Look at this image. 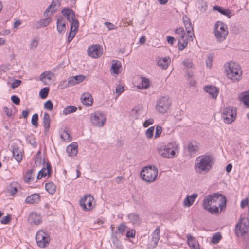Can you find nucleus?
Wrapping results in <instances>:
<instances>
[{
    "label": "nucleus",
    "instance_id": "1",
    "mask_svg": "<svg viewBox=\"0 0 249 249\" xmlns=\"http://www.w3.org/2000/svg\"><path fill=\"white\" fill-rule=\"evenodd\" d=\"M179 144L176 141H173L166 145L157 147L158 153L163 158L171 159L177 157L178 153Z\"/></svg>",
    "mask_w": 249,
    "mask_h": 249
},
{
    "label": "nucleus",
    "instance_id": "2",
    "mask_svg": "<svg viewBox=\"0 0 249 249\" xmlns=\"http://www.w3.org/2000/svg\"><path fill=\"white\" fill-rule=\"evenodd\" d=\"M213 158L209 155H202L197 157L195 163V170L196 173H202L209 171L212 167Z\"/></svg>",
    "mask_w": 249,
    "mask_h": 249
},
{
    "label": "nucleus",
    "instance_id": "3",
    "mask_svg": "<svg viewBox=\"0 0 249 249\" xmlns=\"http://www.w3.org/2000/svg\"><path fill=\"white\" fill-rule=\"evenodd\" d=\"M225 71L228 78L233 81H238L241 79L242 74L240 65L234 62L225 64Z\"/></svg>",
    "mask_w": 249,
    "mask_h": 249
},
{
    "label": "nucleus",
    "instance_id": "4",
    "mask_svg": "<svg viewBox=\"0 0 249 249\" xmlns=\"http://www.w3.org/2000/svg\"><path fill=\"white\" fill-rule=\"evenodd\" d=\"M235 232L238 237L244 236L249 233V216H240L235 226Z\"/></svg>",
    "mask_w": 249,
    "mask_h": 249
},
{
    "label": "nucleus",
    "instance_id": "5",
    "mask_svg": "<svg viewBox=\"0 0 249 249\" xmlns=\"http://www.w3.org/2000/svg\"><path fill=\"white\" fill-rule=\"evenodd\" d=\"M217 199L218 193L207 196L202 204L204 209L212 214L218 213V207L213 205V204L216 203Z\"/></svg>",
    "mask_w": 249,
    "mask_h": 249
},
{
    "label": "nucleus",
    "instance_id": "6",
    "mask_svg": "<svg viewBox=\"0 0 249 249\" xmlns=\"http://www.w3.org/2000/svg\"><path fill=\"white\" fill-rule=\"evenodd\" d=\"M158 170L155 166H148L145 167L141 172V176L142 179L147 182H154L158 176Z\"/></svg>",
    "mask_w": 249,
    "mask_h": 249
},
{
    "label": "nucleus",
    "instance_id": "7",
    "mask_svg": "<svg viewBox=\"0 0 249 249\" xmlns=\"http://www.w3.org/2000/svg\"><path fill=\"white\" fill-rule=\"evenodd\" d=\"M36 243L41 248L47 247L50 242V236L48 232L45 230H39L36 236Z\"/></svg>",
    "mask_w": 249,
    "mask_h": 249
},
{
    "label": "nucleus",
    "instance_id": "8",
    "mask_svg": "<svg viewBox=\"0 0 249 249\" xmlns=\"http://www.w3.org/2000/svg\"><path fill=\"white\" fill-rule=\"evenodd\" d=\"M93 197L89 194H86L79 200V205L84 211H89L93 209Z\"/></svg>",
    "mask_w": 249,
    "mask_h": 249
},
{
    "label": "nucleus",
    "instance_id": "9",
    "mask_svg": "<svg viewBox=\"0 0 249 249\" xmlns=\"http://www.w3.org/2000/svg\"><path fill=\"white\" fill-rule=\"evenodd\" d=\"M90 120L94 125L101 127L104 126L106 122V117L103 112L96 111L90 114Z\"/></svg>",
    "mask_w": 249,
    "mask_h": 249
},
{
    "label": "nucleus",
    "instance_id": "10",
    "mask_svg": "<svg viewBox=\"0 0 249 249\" xmlns=\"http://www.w3.org/2000/svg\"><path fill=\"white\" fill-rule=\"evenodd\" d=\"M236 116V111L233 110L232 107H228L225 108L222 113V118L224 123L231 124L235 119Z\"/></svg>",
    "mask_w": 249,
    "mask_h": 249
},
{
    "label": "nucleus",
    "instance_id": "11",
    "mask_svg": "<svg viewBox=\"0 0 249 249\" xmlns=\"http://www.w3.org/2000/svg\"><path fill=\"white\" fill-rule=\"evenodd\" d=\"M171 105V102L169 97L163 96L160 98L157 102L156 109L161 113H164L167 111Z\"/></svg>",
    "mask_w": 249,
    "mask_h": 249
},
{
    "label": "nucleus",
    "instance_id": "12",
    "mask_svg": "<svg viewBox=\"0 0 249 249\" xmlns=\"http://www.w3.org/2000/svg\"><path fill=\"white\" fill-rule=\"evenodd\" d=\"M88 53L90 57L97 58L102 55L103 48L98 44L91 46L89 47Z\"/></svg>",
    "mask_w": 249,
    "mask_h": 249
},
{
    "label": "nucleus",
    "instance_id": "13",
    "mask_svg": "<svg viewBox=\"0 0 249 249\" xmlns=\"http://www.w3.org/2000/svg\"><path fill=\"white\" fill-rule=\"evenodd\" d=\"M182 19L188 36L193 40V37H194V34L193 32V26L191 22L190 19L186 15H184Z\"/></svg>",
    "mask_w": 249,
    "mask_h": 249
},
{
    "label": "nucleus",
    "instance_id": "14",
    "mask_svg": "<svg viewBox=\"0 0 249 249\" xmlns=\"http://www.w3.org/2000/svg\"><path fill=\"white\" fill-rule=\"evenodd\" d=\"M85 77L82 75L70 77L66 84L65 87H70L79 84L82 82L85 79Z\"/></svg>",
    "mask_w": 249,
    "mask_h": 249
},
{
    "label": "nucleus",
    "instance_id": "15",
    "mask_svg": "<svg viewBox=\"0 0 249 249\" xmlns=\"http://www.w3.org/2000/svg\"><path fill=\"white\" fill-rule=\"evenodd\" d=\"M219 25H220V32L219 31V41H221L226 38L228 31L227 25L223 22L219 21Z\"/></svg>",
    "mask_w": 249,
    "mask_h": 249
},
{
    "label": "nucleus",
    "instance_id": "16",
    "mask_svg": "<svg viewBox=\"0 0 249 249\" xmlns=\"http://www.w3.org/2000/svg\"><path fill=\"white\" fill-rule=\"evenodd\" d=\"M28 220L31 223L35 225L40 224L42 222L40 214L36 212H32L30 213Z\"/></svg>",
    "mask_w": 249,
    "mask_h": 249
},
{
    "label": "nucleus",
    "instance_id": "17",
    "mask_svg": "<svg viewBox=\"0 0 249 249\" xmlns=\"http://www.w3.org/2000/svg\"><path fill=\"white\" fill-rule=\"evenodd\" d=\"M52 171L51 165L49 162L46 164V168L43 167L38 173L37 179H40L42 177H45L47 175L49 176L51 175Z\"/></svg>",
    "mask_w": 249,
    "mask_h": 249
},
{
    "label": "nucleus",
    "instance_id": "18",
    "mask_svg": "<svg viewBox=\"0 0 249 249\" xmlns=\"http://www.w3.org/2000/svg\"><path fill=\"white\" fill-rule=\"evenodd\" d=\"M204 90L210 95L213 99H216L217 96L218 89L215 87L210 85L205 86L203 88Z\"/></svg>",
    "mask_w": 249,
    "mask_h": 249
},
{
    "label": "nucleus",
    "instance_id": "19",
    "mask_svg": "<svg viewBox=\"0 0 249 249\" xmlns=\"http://www.w3.org/2000/svg\"><path fill=\"white\" fill-rule=\"evenodd\" d=\"M40 200V196L38 194H33L26 198L25 201L27 204H37Z\"/></svg>",
    "mask_w": 249,
    "mask_h": 249
},
{
    "label": "nucleus",
    "instance_id": "20",
    "mask_svg": "<svg viewBox=\"0 0 249 249\" xmlns=\"http://www.w3.org/2000/svg\"><path fill=\"white\" fill-rule=\"evenodd\" d=\"M188 41L187 38L186 36L185 33L184 34H182L179 36V38L178 40V49L179 51L183 50L187 45Z\"/></svg>",
    "mask_w": 249,
    "mask_h": 249
},
{
    "label": "nucleus",
    "instance_id": "21",
    "mask_svg": "<svg viewBox=\"0 0 249 249\" xmlns=\"http://www.w3.org/2000/svg\"><path fill=\"white\" fill-rule=\"evenodd\" d=\"M78 146L76 143L73 142L67 147V152L70 157H73L77 155L78 152Z\"/></svg>",
    "mask_w": 249,
    "mask_h": 249
},
{
    "label": "nucleus",
    "instance_id": "22",
    "mask_svg": "<svg viewBox=\"0 0 249 249\" xmlns=\"http://www.w3.org/2000/svg\"><path fill=\"white\" fill-rule=\"evenodd\" d=\"M198 196L197 194H193L186 196L184 199L183 204L184 207H190L193 205L195 201V199Z\"/></svg>",
    "mask_w": 249,
    "mask_h": 249
},
{
    "label": "nucleus",
    "instance_id": "23",
    "mask_svg": "<svg viewBox=\"0 0 249 249\" xmlns=\"http://www.w3.org/2000/svg\"><path fill=\"white\" fill-rule=\"evenodd\" d=\"M187 243L191 249H199V244L196 239L190 234L187 235Z\"/></svg>",
    "mask_w": 249,
    "mask_h": 249
},
{
    "label": "nucleus",
    "instance_id": "24",
    "mask_svg": "<svg viewBox=\"0 0 249 249\" xmlns=\"http://www.w3.org/2000/svg\"><path fill=\"white\" fill-rule=\"evenodd\" d=\"M81 99L82 103L87 106H91L93 103L92 96L89 93H83Z\"/></svg>",
    "mask_w": 249,
    "mask_h": 249
},
{
    "label": "nucleus",
    "instance_id": "25",
    "mask_svg": "<svg viewBox=\"0 0 249 249\" xmlns=\"http://www.w3.org/2000/svg\"><path fill=\"white\" fill-rule=\"evenodd\" d=\"M61 12L69 21L73 20V18L75 17V13L71 9L65 8L61 11Z\"/></svg>",
    "mask_w": 249,
    "mask_h": 249
},
{
    "label": "nucleus",
    "instance_id": "26",
    "mask_svg": "<svg viewBox=\"0 0 249 249\" xmlns=\"http://www.w3.org/2000/svg\"><path fill=\"white\" fill-rule=\"evenodd\" d=\"M57 30L58 33L60 34H63L66 30V24L65 19L62 17L57 19Z\"/></svg>",
    "mask_w": 249,
    "mask_h": 249
},
{
    "label": "nucleus",
    "instance_id": "27",
    "mask_svg": "<svg viewBox=\"0 0 249 249\" xmlns=\"http://www.w3.org/2000/svg\"><path fill=\"white\" fill-rule=\"evenodd\" d=\"M199 149L198 143L196 142H191L188 143L187 149L190 155L196 154Z\"/></svg>",
    "mask_w": 249,
    "mask_h": 249
},
{
    "label": "nucleus",
    "instance_id": "28",
    "mask_svg": "<svg viewBox=\"0 0 249 249\" xmlns=\"http://www.w3.org/2000/svg\"><path fill=\"white\" fill-rule=\"evenodd\" d=\"M151 236L152 237V241L153 242L154 247L155 248L160 238V230L159 226H158L154 231L152 232Z\"/></svg>",
    "mask_w": 249,
    "mask_h": 249
},
{
    "label": "nucleus",
    "instance_id": "29",
    "mask_svg": "<svg viewBox=\"0 0 249 249\" xmlns=\"http://www.w3.org/2000/svg\"><path fill=\"white\" fill-rule=\"evenodd\" d=\"M238 100L249 107V91L240 93L238 96Z\"/></svg>",
    "mask_w": 249,
    "mask_h": 249
},
{
    "label": "nucleus",
    "instance_id": "30",
    "mask_svg": "<svg viewBox=\"0 0 249 249\" xmlns=\"http://www.w3.org/2000/svg\"><path fill=\"white\" fill-rule=\"evenodd\" d=\"M52 19L50 18H47L44 19H41L36 21L35 23V26L36 29H39L41 27H45L47 26L51 22Z\"/></svg>",
    "mask_w": 249,
    "mask_h": 249
},
{
    "label": "nucleus",
    "instance_id": "31",
    "mask_svg": "<svg viewBox=\"0 0 249 249\" xmlns=\"http://www.w3.org/2000/svg\"><path fill=\"white\" fill-rule=\"evenodd\" d=\"M13 157L16 161L19 162L22 159V156L20 149L17 146H14L12 149Z\"/></svg>",
    "mask_w": 249,
    "mask_h": 249
},
{
    "label": "nucleus",
    "instance_id": "32",
    "mask_svg": "<svg viewBox=\"0 0 249 249\" xmlns=\"http://www.w3.org/2000/svg\"><path fill=\"white\" fill-rule=\"evenodd\" d=\"M43 124L45 128V131L48 132L50 126V117L49 114L45 112L43 118Z\"/></svg>",
    "mask_w": 249,
    "mask_h": 249
},
{
    "label": "nucleus",
    "instance_id": "33",
    "mask_svg": "<svg viewBox=\"0 0 249 249\" xmlns=\"http://www.w3.org/2000/svg\"><path fill=\"white\" fill-rule=\"evenodd\" d=\"M169 62L170 60L169 58H162L158 60L157 65L162 69H166L168 67Z\"/></svg>",
    "mask_w": 249,
    "mask_h": 249
},
{
    "label": "nucleus",
    "instance_id": "34",
    "mask_svg": "<svg viewBox=\"0 0 249 249\" xmlns=\"http://www.w3.org/2000/svg\"><path fill=\"white\" fill-rule=\"evenodd\" d=\"M219 197H220V203H219V208L220 209V211L219 212V213L221 211H223L226 209V204H227V199L226 197L223 195L222 194L219 193Z\"/></svg>",
    "mask_w": 249,
    "mask_h": 249
},
{
    "label": "nucleus",
    "instance_id": "35",
    "mask_svg": "<svg viewBox=\"0 0 249 249\" xmlns=\"http://www.w3.org/2000/svg\"><path fill=\"white\" fill-rule=\"evenodd\" d=\"M53 74L50 71H45L40 76V80L43 83H46V79L51 80L52 79Z\"/></svg>",
    "mask_w": 249,
    "mask_h": 249
},
{
    "label": "nucleus",
    "instance_id": "36",
    "mask_svg": "<svg viewBox=\"0 0 249 249\" xmlns=\"http://www.w3.org/2000/svg\"><path fill=\"white\" fill-rule=\"evenodd\" d=\"M45 188L46 191L50 194H53L56 191V186L52 182L46 183L45 184Z\"/></svg>",
    "mask_w": 249,
    "mask_h": 249
},
{
    "label": "nucleus",
    "instance_id": "37",
    "mask_svg": "<svg viewBox=\"0 0 249 249\" xmlns=\"http://www.w3.org/2000/svg\"><path fill=\"white\" fill-rule=\"evenodd\" d=\"M111 66L112 72L114 74H118L120 68L121 67V63L118 60H113Z\"/></svg>",
    "mask_w": 249,
    "mask_h": 249
},
{
    "label": "nucleus",
    "instance_id": "38",
    "mask_svg": "<svg viewBox=\"0 0 249 249\" xmlns=\"http://www.w3.org/2000/svg\"><path fill=\"white\" fill-rule=\"evenodd\" d=\"M77 109V107L75 106H68L63 110V113L67 115L75 112Z\"/></svg>",
    "mask_w": 249,
    "mask_h": 249
},
{
    "label": "nucleus",
    "instance_id": "39",
    "mask_svg": "<svg viewBox=\"0 0 249 249\" xmlns=\"http://www.w3.org/2000/svg\"><path fill=\"white\" fill-rule=\"evenodd\" d=\"M112 242L116 249H122L123 246L122 245L121 242L118 240L116 236H113L112 237Z\"/></svg>",
    "mask_w": 249,
    "mask_h": 249
},
{
    "label": "nucleus",
    "instance_id": "40",
    "mask_svg": "<svg viewBox=\"0 0 249 249\" xmlns=\"http://www.w3.org/2000/svg\"><path fill=\"white\" fill-rule=\"evenodd\" d=\"M34 169H30L27 172L24 178L25 182H29L33 180L34 178Z\"/></svg>",
    "mask_w": 249,
    "mask_h": 249
},
{
    "label": "nucleus",
    "instance_id": "41",
    "mask_svg": "<svg viewBox=\"0 0 249 249\" xmlns=\"http://www.w3.org/2000/svg\"><path fill=\"white\" fill-rule=\"evenodd\" d=\"M129 219L134 224H138L140 222V218L139 215L135 213H130L128 215Z\"/></svg>",
    "mask_w": 249,
    "mask_h": 249
},
{
    "label": "nucleus",
    "instance_id": "42",
    "mask_svg": "<svg viewBox=\"0 0 249 249\" xmlns=\"http://www.w3.org/2000/svg\"><path fill=\"white\" fill-rule=\"evenodd\" d=\"M71 26L70 30L71 31L77 32L79 27V22L77 20L73 18V20H71Z\"/></svg>",
    "mask_w": 249,
    "mask_h": 249
},
{
    "label": "nucleus",
    "instance_id": "43",
    "mask_svg": "<svg viewBox=\"0 0 249 249\" xmlns=\"http://www.w3.org/2000/svg\"><path fill=\"white\" fill-rule=\"evenodd\" d=\"M49 88L48 87L43 88L41 89L39 92V96L41 99L46 98L49 93Z\"/></svg>",
    "mask_w": 249,
    "mask_h": 249
},
{
    "label": "nucleus",
    "instance_id": "44",
    "mask_svg": "<svg viewBox=\"0 0 249 249\" xmlns=\"http://www.w3.org/2000/svg\"><path fill=\"white\" fill-rule=\"evenodd\" d=\"M219 13L227 16L228 18H231V12L229 9H224L223 8L219 6Z\"/></svg>",
    "mask_w": 249,
    "mask_h": 249
},
{
    "label": "nucleus",
    "instance_id": "45",
    "mask_svg": "<svg viewBox=\"0 0 249 249\" xmlns=\"http://www.w3.org/2000/svg\"><path fill=\"white\" fill-rule=\"evenodd\" d=\"M38 115L37 113H35L32 117L31 123L35 126L37 127L38 126Z\"/></svg>",
    "mask_w": 249,
    "mask_h": 249
},
{
    "label": "nucleus",
    "instance_id": "46",
    "mask_svg": "<svg viewBox=\"0 0 249 249\" xmlns=\"http://www.w3.org/2000/svg\"><path fill=\"white\" fill-rule=\"evenodd\" d=\"M27 142L34 147L37 146L36 142V139L33 136H28L27 137Z\"/></svg>",
    "mask_w": 249,
    "mask_h": 249
},
{
    "label": "nucleus",
    "instance_id": "47",
    "mask_svg": "<svg viewBox=\"0 0 249 249\" xmlns=\"http://www.w3.org/2000/svg\"><path fill=\"white\" fill-rule=\"evenodd\" d=\"M213 54L209 53L208 54L207 59L206 61V66L210 68L212 65V61L213 60Z\"/></svg>",
    "mask_w": 249,
    "mask_h": 249
},
{
    "label": "nucleus",
    "instance_id": "48",
    "mask_svg": "<svg viewBox=\"0 0 249 249\" xmlns=\"http://www.w3.org/2000/svg\"><path fill=\"white\" fill-rule=\"evenodd\" d=\"M61 138L64 140L71 141L70 136L68 131H63L60 135Z\"/></svg>",
    "mask_w": 249,
    "mask_h": 249
},
{
    "label": "nucleus",
    "instance_id": "49",
    "mask_svg": "<svg viewBox=\"0 0 249 249\" xmlns=\"http://www.w3.org/2000/svg\"><path fill=\"white\" fill-rule=\"evenodd\" d=\"M142 86L143 89H147L149 86V81L148 79L145 77H142Z\"/></svg>",
    "mask_w": 249,
    "mask_h": 249
},
{
    "label": "nucleus",
    "instance_id": "50",
    "mask_svg": "<svg viewBox=\"0 0 249 249\" xmlns=\"http://www.w3.org/2000/svg\"><path fill=\"white\" fill-rule=\"evenodd\" d=\"M154 130V127L151 126L149 127L146 131V136L148 139L152 138Z\"/></svg>",
    "mask_w": 249,
    "mask_h": 249
},
{
    "label": "nucleus",
    "instance_id": "51",
    "mask_svg": "<svg viewBox=\"0 0 249 249\" xmlns=\"http://www.w3.org/2000/svg\"><path fill=\"white\" fill-rule=\"evenodd\" d=\"M44 107L49 111L52 110L53 108V104L52 101L51 100L47 101L44 105Z\"/></svg>",
    "mask_w": 249,
    "mask_h": 249
},
{
    "label": "nucleus",
    "instance_id": "52",
    "mask_svg": "<svg viewBox=\"0 0 249 249\" xmlns=\"http://www.w3.org/2000/svg\"><path fill=\"white\" fill-rule=\"evenodd\" d=\"M182 64L187 68H191L193 65L192 60L189 59H186L184 60L182 62Z\"/></svg>",
    "mask_w": 249,
    "mask_h": 249
},
{
    "label": "nucleus",
    "instance_id": "53",
    "mask_svg": "<svg viewBox=\"0 0 249 249\" xmlns=\"http://www.w3.org/2000/svg\"><path fill=\"white\" fill-rule=\"evenodd\" d=\"M8 190L10 192V193L11 194H12L13 195H15V194H16L17 191H18L17 188L15 185L14 184H10V186L9 187Z\"/></svg>",
    "mask_w": 249,
    "mask_h": 249
},
{
    "label": "nucleus",
    "instance_id": "54",
    "mask_svg": "<svg viewBox=\"0 0 249 249\" xmlns=\"http://www.w3.org/2000/svg\"><path fill=\"white\" fill-rule=\"evenodd\" d=\"M126 225L124 223H121L118 227V231L122 234L126 231Z\"/></svg>",
    "mask_w": 249,
    "mask_h": 249
},
{
    "label": "nucleus",
    "instance_id": "55",
    "mask_svg": "<svg viewBox=\"0 0 249 249\" xmlns=\"http://www.w3.org/2000/svg\"><path fill=\"white\" fill-rule=\"evenodd\" d=\"M11 220V216L10 215H7L5 216H4L3 218H2L0 222L1 223L3 224H7L9 223V222Z\"/></svg>",
    "mask_w": 249,
    "mask_h": 249
},
{
    "label": "nucleus",
    "instance_id": "56",
    "mask_svg": "<svg viewBox=\"0 0 249 249\" xmlns=\"http://www.w3.org/2000/svg\"><path fill=\"white\" fill-rule=\"evenodd\" d=\"M124 90V87L119 85L117 86L115 89L116 93L118 94L119 96L121 93H122Z\"/></svg>",
    "mask_w": 249,
    "mask_h": 249
},
{
    "label": "nucleus",
    "instance_id": "57",
    "mask_svg": "<svg viewBox=\"0 0 249 249\" xmlns=\"http://www.w3.org/2000/svg\"><path fill=\"white\" fill-rule=\"evenodd\" d=\"M126 237L127 238H134L135 236V231L133 229L128 231L126 232Z\"/></svg>",
    "mask_w": 249,
    "mask_h": 249
},
{
    "label": "nucleus",
    "instance_id": "58",
    "mask_svg": "<svg viewBox=\"0 0 249 249\" xmlns=\"http://www.w3.org/2000/svg\"><path fill=\"white\" fill-rule=\"evenodd\" d=\"M11 99L12 102L17 105H19L20 103V100L19 98H18V96L16 95L12 96Z\"/></svg>",
    "mask_w": 249,
    "mask_h": 249
},
{
    "label": "nucleus",
    "instance_id": "59",
    "mask_svg": "<svg viewBox=\"0 0 249 249\" xmlns=\"http://www.w3.org/2000/svg\"><path fill=\"white\" fill-rule=\"evenodd\" d=\"M76 32L71 31V30H70L67 40L68 43L71 42V40L73 39V38L75 36Z\"/></svg>",
    "mask_w": 249,
    "mask_h": 249
},
{
    "label": "nucleus",
    "instance_id": "60",
    "mask_svg": "<svg viewBox=\"0 0 249 249\" xmlns=\"http://www.w3.org/2000/svg\"><path fill=\"white\" fill-rule=\"evenodd\" d=\"M153 123H154L153 119L150 118V119L145 121V122L143 123V126L144 127H147L149 125L153 124Z\"/></svg>",
    "mask_w": 249,
    "mask_h": 249
},
{
    "label": "nucleus",
    "instance_id": "61",
    "mask_svg": "<svg viewBox=\"0 0 249 249\" xmlns=\"http://www.w3.org/2000/svg\"><path fill=\"white\" fill-rule=\"evenodd\" d=\"M50 8H52L51 11V14H52L53 13H54L56 10V2L54 0H53L51 4L50 5Z\"/></svg>",
    "mask_w": 249,
    "mask_h": 249
},
{
    "label": "nucleus",
    "instance_id": "62",
    "mask_svg": "<svg viewBox=\"0 0 249 249\" xmlns=\"http://www.w3.org/2000/svg\"><path fill=\"white\" fill-rule=\"evenodd\" d=\"M162 129L161 126H157L156 128V132H155V137L156 138L159 137L162 132Z\"/></svg>",
    "mask_w": 249,
    "mask_h": 249
},
{
    "label": "nucleus",
    "instance_id": "63",
    "mask_svg": "<svg viewBox=\"0 0 249 249\" xmlns=\"http://www.w3.org/2000/svg\"><path fill=\"white\" fill-rule=\"evenodd\" d=\"M21 81L18 80H15L12 83L11 87L13 89L17 88L20 86Z\"/></svg>",
    "mask_w": 249,
    "mask_h": 249
},
{
    "label": "nucleus",
    "instance_id": "64",
    "mask_svg": "<svg viewBox=\"0 0 249 249\" xmlns=\"http://www.w3.org/2000/svg\"><path fill=\"white\" fill-rule=\"evenodd\" d=\"M3 111L5 114L9 117L11 116L12 114V110L11 109H9L6 107H3Z\"/></svg>",
    "mask_w": 249,
    "mask_h": 249
}]
</instances>
